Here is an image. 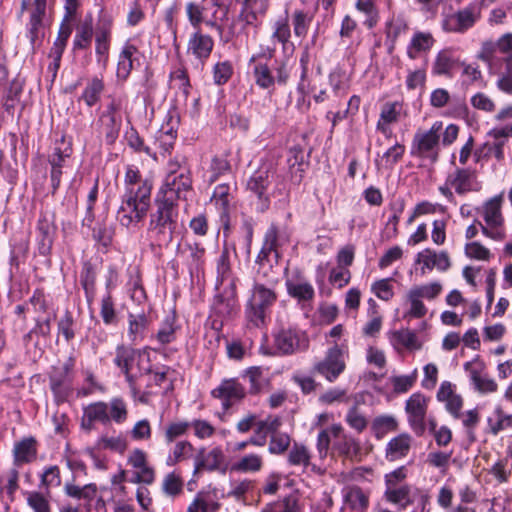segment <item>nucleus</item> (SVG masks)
<instances>
[{
    "instance_id": "nucleus-27",
    "label": "nucleus",
    "mask_w": 512,
    "mask_h": 512,
    "mask_svg": "<svg viewBox=\"0 0 512 512\" xmlns=\"http://www.w3.org/2000/svg\"><path fill=\"white\" fill-rule=\"evenodd\" d=\"M217 291L212 306L213 311L221 317L231 316L237 307L236 288L221 287Z\"/></svg>"
},
{
    "instance_id": "nucleus-40",
    "label": "nucleus",
    "mask_w": 512,
    "mask_h": 512,
    "mask_svg": "<svg viewBox=\"0 0 512 512\" xmlns=\"http://www.w3.org/2000/svg\"><path fill=\"white\" fill-rule=\"evenodd\" d=\"M138 52V49L135 45L131 44V43H126L120 54H119V59H118V63H117V78L119 80H122V81H125L132 69H133V56Z\"/></svg>"
},
{
    "instance_id": "nucleus-59",
    "label": "nucleus",
    "mask_w": 512,
    "mask_h": 512,
    "mask_svg": "<svg viewBox=\"0 0 512 512\" xmlns=\"http://www.w3.org/2000/svg\"><path fill=\"white\" fill-rule=\"evenodd\" d=\"M65 493L75 499L91 500L95 497L97 488L95 484H87L82 487L67 483L65 485Z\"/></svg>"
},
{
    "instance_id": "nucleus-9",
    "label": "nucleus",
    "mask_w": 512,
    "mask_h": 512,
    "mask_svg": "<svg viewBox=\"0 0 512 512\" xmlns=\"http://www.w3.org/2000/svg\"><path fill=\"white\" fill-rule=\"evenodd\" d=\"M241 3V10L237 20L231 25L232 35H239L246 27L258 28L261 18L266 14L269 7V0H238Z\"/></svg>"
},
{
    "instance_id": "nucleus-32",
    "label": "nucleus",
    "mask_w": 512,
    "mask_h": 512,
    "mask_svg": "<svg viewBox=\"0 0 512 512\" xmlns=\"http://www.w3.org/2000/svg\"><path fill=\"white\" fill-rule=\"evenodd\" d=\"M403 304L406 307L403 314L404 319H421L425 317L428 312L423 299L412 287L405 294Z\"/></svg>"
},
{
    "instance_id": "nucleus-63",
    "label": "nucleus",
    "mask_w": 512,
    "mask_h": 512,
    "mask_svg": "<svg viewBox=\"0 0 512 512\" xmlns=\"http://www.w3.org/2000/svg\"><path fill=\"white\" fill-rule=\"evenodd\" d=\"M508 464V458H502L496 461L489 469V474L492 475L499 484L508 482L511 477V469H509Z\"/></svg>"
},
{
    "instance_id": "nucleus-16",
    "label": "nucleus",
    "mask_w": 512,
    "mask_h": 512,
    "mask_svg": "<svg viewBox=\"0 0 512 512\" xmlns=\"http://www.w3.org/2000/svg\"><path fill=\"white\" fill-rule=\"evenodd\" d=\"M427 402L428 399L419 392L413 393L406 401L405 411L408 415L409 424L418 435L423 434L426 428Z\"/></svg>"
},
{
    "instance_id": "nucleus-1",
    "label": "nucleus",
    "mask_w": 512,
    "mask_h": 512,
    "mask_svg": "<svg viewBox=\"0 0 512 512\" xmlns=\"http://www.w3.org/2000/svg\"><path fill=\"white\" fill-rule=\"evenodd\" d=\"M125 191L117 212L119 223L129 228L141 222L150 207L152 184L138 170L128 167L124 179Z\"/></svg>"
},
{
    "instance_id": "nucleus-57",
    "label": "nucleus",
    "mask_w": 512,
    "mask_h": 512,
    "mask_svg": "<svg viewBox=\"0 0 512 512\" xmlns=\"http://www.w3.org/2000/svg\"><path fill=\"white\" fill-rule=\"evenodd\" d=\"M455 59L449 50L440 51L433 64V73L436 75H447L453 69Z\"/></svg>"
},
{
    "instance_id": "nucleus-52",
    "label": "nucleus",
    "mask_w": 512,
    "mask_h": 512,
    "mask_svg": "<svg viewBox=\"0 0 512 512\" xmlns=\"http://www.w3.org/2000/svg\"><path fill=\"white\" fill-rule=\"evenodd\" d=\"M96 446L100 450H110L123 454L128 448L127 440L121 436H102L97 440Z\"/></svg>"
},
{
    "instance_id": "nucleus-62",
    "label": "nucleus",
    "mask_w": 512,
    "mask_h": 512,
    "mask_svg": "<svg viewBox=\"0 0 512 512\" xmlns=\"http://www.w3.org/2000/svg\"><path fill=\"white\" fill-rule=\"evenodd\" d=\"M27 505L34 512H51V506L48 498L38 491L26 493Z\"/></svg>"
},
{
    "instance_id": "nucleus-18",
    "label": "nucleus",
    "mask_w": 512,
    "mask_h": 512,
    "mask_svg": "<svg viewBox=\"0 0 512 512\" xmlns=\"http://www.w3.org/2000/svg\"><path fill=\"white\" fill-rule=\"evenodd\" d=\"M447 183L453 187L458 195L478 192L482 188L476 171L469 168H457L447 176Z\"/></svg>"
},
{
    "instance_id": "nucleus-23",
    "label": "nucleus",
    "mask_w": 512,
    "mask_h": 512,
    "mask_svg": "<svg viewBox=\"0 0 512 512\" xmlns=\"http://www.w3.org/2000/svg\"><path fill=\"white\" fill-rule=\"evenodd\" d=\"M403 111V104L398 101L386 102L382 108L377 121L376 128L385 137H391L392 129L391 124L397 123L400 120Z\"/></svg>"
},
{
    "instance_id": "nucleus-46",
    "label": "nucleus",
    "mask_w": 512,
    "mask_h": 512,
    "mask_svg": "<svg viewBox=\"0 0 512 512\" xmlns=\"http://www.w3.org/2000/svg\"><path fill=\"white\" fill-rule=\"evenodd\" d=\"M342 432L343 427L341 424H333L332 426L319 432L317 437V450L321 458L327 456L331 439L339 438Z\"/></svg>"
},
{
    "instance_id": "nucleus-29",
    "label": "nucleus",
    "mask_w": 512,
    "mask_h": 512,
    "mask_svg": "<svg viewBox=\"0 0 512 512\" xmlns=\"http://www.w3.org/2000/svg\"><path fill=\"white\" fill-rule=\"evenodd\" d=\"M214 46V41L211 36L203 34L200 29L196 30L193 34H191L188 45L187 52L194 55L199 60H206Z\"/></svg>"
},
{
    "instance_id": "nucleus-13",
    "label": "nucleus",
    "mask_w": 512,
    "mask_h": 512,
    "mask_svg": "<svg viewBox=\"0 0 512 512\" xmlns=\"http://www.w3.org/2000/svg\"><path fill=\"white\" fill-rule=\"evenodd\" d=\"M274 345L283 355H290L308 347V339L304 332L296 327H280L274 334Z\"/></svg>"
},
{
    "instance_id": "nucleus-44",
    "label": "nucleus",
    "mask_w": 512,
    "mask_h": 512,
    "mask_svg": "<svg viewBox=\"0 0 512 512\" xmlns=\"http://www.w3.org/2000/svg\"><path fill=\"white\" fill-rule=\"evenodd\" d=\"M411 438L402 434L389 441L386 448V458L394 461L405 457L410 450Z\"/></svg>"
},
{
    "instance_id": "nucleus-24",
    "label": "nucleus",
    "mask_w": 512,
    "mask_h": 512,
    "mask_svg": "<svg viewBox=\"0 0 512 512\" xmlns=\"http://www.w3.org/2000/svg\"><path fill=\"white\" fill-rule=\"evenodd\" d=\"M288 240V234L284 230H280L274 225L270 226L265 234L264 243L260 250L261 258L273 254L274 262L277 263L280 257L279 249L285 245Z\"/></svg>"
},
{
    "instance_id": "nucleus-45",
    "label": "nucleus",
    "mask_w": 512,
    "mask_h": 512,
    "mask_svg": "<svg viewBox=\"0 0 512 512\" xmlns=\"http://www.w3.org/2000/svg\"><path fill=\"white\" fill-rule=\"evenodd\" d=\"M194 451V446L188 440L177 441L171 448L167 458V466H175L178 463L187 460L191 457Z\"/></svg>"
},
{
    "instance_id": "nucleus-28",
    "label": "nucleus",
    "mask_w": 512,
    "mask_h": 512,
    "mask_svg": "<svg viewBox=\"0 0 512 512\" xmlns=\"http://www.w3.org/2000/svg\"><path fill=\"white\" fill-rule=\"evenodd\" d=\"M512 429V414L505 412L501 405H496L492 414L487 417L485 432L494 437L501 432Z\"/></svg>"
},
{
    "instance_id": "nucleus-15",
    "label": "nucleus",
    "mask_w": 512,
    "mask_h": 512,
    "mask_svg": "<svg viewBox=\"0 0 512 512\" xmlns=\"http://www.w3.org/2000/svg\"><path fill=\"white\" fill-rule=\"evenodd\" d=\"M346 364L343 353L338 346L330 348L324 359L318 361L313 371L323 376L327 381L334 382L345 370Z\"/></svg>"
},
{
    "instance_id": "nucleus-38",
    "label": "nucleus",
    "mask_w": 512,
    "mask_h": 512,
    "mask_svg": "<svg viewBox=\"0 0 512 512\" xmlns=\"http://www.w3.org/2000/svg\"><path fill=\"white\" fill-rule=\"evenodd\" d=\"M434 38L429 32H415L407 47V55L410 59H416L421 53L429 51L434 45Z\"/></svg>"
},
{
    "instance_id": "nucleus-21",
    "label": "nucleus",
    "mask_w": 512,
    "mask_h": 512,
    "mask_svg": "<svg viewBox=\"0 0 512 512\" xmlns=\"http://www.w3.org/2000/svg\"><path fill=\"white\" fill-rule=\"evenodd\" d=\"M205 248L198 242L185 241L177 246V257L187 266L190 273L204 263Z\"/></svg>"
},
{
    "instance_id": "nucleus-11",
    "label": "nucleus",
    "mask_w": 512,
    "mask_h": 512,
    "mask_svg": "<svg viewBox=\"0 0 512 512\" xmlns=\"http://www.w3.org/2000/svg\"><path fill=\"white\" fill-rule=\"evenodd\" d=\"M192 190V178L190 171H182L177 175H166L157 198L176 203L178 199H186L187 194Z\"/></svg>"
},
{
    "instance_id": "nucleus-30",
    "label": "nucleus",
    "mask_w": 512,
    "mask_h": 512,
    "mask_svg": "<svg viewBox=\"0 0 512 512\" xmlns=\"http://www.w3.org/2000/svg\"><path fill=\"white\" fill-rule=\"evenodd\" d=\"M256 263L258 265L254 283H262L265 286H276L279 283V273L273 267L271 255L261 258L259 252Z\"/></svg>"
},
{
    "instance_id": "nucleus-4",
    "label": "nucleus",
    "mask_w": 512,
    "mask_h": 512,
    "mask_svg": "<svg viewBox=\"0 0 512 512\" xmlns=\"http://www.w3.org/2000/svg\"><path fill=\"white\" fill-rule=\"evenodd\" d=\"M275 287L254 283L245 310L248 322L254 327H260L265 323L269 309L277 300Z\"/></svg>"
},
{
    "instance_id": "nucleus-35",
    "label": "nucleus",
    "mask_w": 512,
    "mask_h": 512,
    "mask_svg": "<svg viewBox=\"0 0 512 512\" xmlns=\"http://www.w3.org/2000/svg\"><path fill=\"white\" fill-rule=\"evenodd\" d=\"M300 62L303 67V71L301 74L300 82L298 83V86H297V91L300 94V97L297 100V107L302 111H307L310 107V101H309V99H307V96L310 93L315 92V90L317 88L316 87V79H314L312 81L313 83H311L306 78L307 55L302 56L300 59Z\"/></svg>"
},
{
    "instance_id": "nucleus-51",
    "label": "nucleus",
    "mask_w": 512,
    "mask_h": 512,
    "mask_svg": "<svg viewBox=\"0 0 512 512\" xmlns=\"http://www.w3.org/2000/svg\"><path fill=\"white\" fill-rule=\"evenodd\" d=\"M253 78L257 86L262 89H270L275 83L272 71L265 63H255L253 67Z\"/></svg>"
},
{
    "instance_id": "nucleus-6",
    "label": "nucleus",
    "mask_w": 512,
    "mask_h": 512,
    "mask_svg": "<svg viewBox=\"0 0 512 512\" xmlns=\"http://www.w3.org/2000/svg\"><path fill=\"white\" fill-rule=\"evenodd\" d=\"M274 171L272 166L263 163L260 167L249 177L246 189L256 198V208L260 212H264L269 208L270 195L268 189L273 181Z\"/></svg>"
},
{
    "instance_id": "nucleus-19",
    "label": "nucleus",
    "mask_w": 512,
    "mask_h": 512,
    "mask_svg": "<svg viewBox=\"0 0 512 512\" xmlns=\"http://www.w3.org/2000/svg\"><path fill=\"white\" fill-rule=\"evenodd\" d=\"M420 495L428 494L410 485L385 488L384 491L385 500L401 509H405L414 503L417 505Z\"/></svg>"
},
{
    "instance_id": "nucleus-41",
    "label": "nucleus",
    "mask_w": 512,
    "mask_h": 512,
    "mask_svg": "<svg viewBox=\"0 0 512 512\" xmlns=\"http://www.w3.org/2000/svg\"><path fill=\"white\" fill-rule=\"evenodd\" d=\"M14 465L21 466L26 463H30L36 458L37 450L35 441L30 439H24L15 444L14 450Z\"/></svg>"
},
{
    "instance_id": "nucleus-25",
    "label": "nucleus",
    "mask_w": 512,
    "mask_h": 512,
    "mask_svg": "<svg viewBox=\"0 0 512 512\" xmlns=\"http://www.w3.org/2000/svg\"><path fill=\"white\" fill-rule=\"evenodd\" d=\"M288 294L297 299L298 302L306 303L313 300L315 291L312 284L300 273L286 280Z\"/></svg>"
},
{
    "instance_id": "nucleus-48",
    "label": "nucleus",
    "mask_w": 512,
    "mask_h": 512,
    "mask_svg": "<svg viewBox=\"0 0 512 512\" xmlns=\"http://www.w3.org/2000/svg\"><path fill=\"white\" fill-rule=\"evenodd\" d=\"M104 87V82L101 78L93 77L87 82L80 100H83L88 107L94 106L99 102Z\"/></svg>"
},
{
    "instance_id": "nucleus-2",
    "label": "nucleus",
    "mask_w": 512,
    "mask_h": 512,
    "mask_svg": "<svg viewBox=\"0 0 512 512\" xmlns=\"http://www.w3.org/2000/svg\"><path fill=\"white\" fill-rule=\"evenodd\" d=\"M155 206L150 214L148 234L158 246H167L178 225L177 204L156 198Z\"/></svg>"
},
{
    "instance_id": "nucleus-50",
    "label": "nucleus",
    "mask_w": 512,
    "mask_h": 512,
    "mask_svg": "<svg viewBox=\"0 0 512 512\" xmlns=\"http://www.w3.org/2000/svg\"><path fill=\"white\" fill-rule=\"evenodd\" d=\"M281 425L282 421L277 416H268L263 420L258 419L257 428H255V435L260 441H264L265 443L267 435L278 433Z\"/></svg>"
},
{
    "instance_id": "nucleus-26",
    "label": "nucleus",
    "mask_w": 512,
    "mask_h": 512,
    "mask_svg": "<svg viewBox=\"0 0 512 512\" xmlns=\"http://www.w3.org/2000/svg\"><path fill=\"white\" fill-rule=\"evenodd\" d=\"M264 467V456L261 453H246L231 463L230 471L239 474H256Z\"/></svg>"
},
{
    "instance_id": "nucleus-61",
    "label": "nucleus",
    "mask_w": 512,
    "mask_h": 512,
    "mask_svg": "<svg viewBox=\"0 0 512 512\" xmlns=\"http://www.w3.org/2000/svg\"><path fill=\"white\" fill-rule=\"evenodd\" d=\"M417 380V370H414L409 375H400L390 377V382L393 387V391L397 394L408 392L415 384Z\"/></svg>"
},
{
    "instance_id": "nucleus-60",
    "label": "nucleus",
    "mask_w": 512,
    "mask_h": 512,
    "mask_svg": "<svg viewBox=\"0 0 512 512\" xmlns=\"http://www.w3.org/2000/svg\"><path fill=\"white\" fill-rule=\"evenodd\" d=\"M101 121L106 142L113 144L120 132L122 124L121 117H101Z\"/></svg>"
},
{
    "instance_id": "nucleus-55",
    "label": "nucleus",
    "mask_w": 512,
    "mask_h": 512,
    "mask_svg": "<svg viewBox=\"0 0 512 512\" xmlns=\"http://www.w3.org/2000/svg\"><path fill=\"white\" fill-rule=\"evenodd\" d=\"M190 428V422L178 420L169 422L164 428V441L166 444H172L177 438L187 434Z\"/></svg>"
},
{
    "instance_id": "nucleus-39",
    "label": "nucleus",
    "mask_w": 512,
    "mask_h": 512,
    "mask_svg": "<svg viewBox=\"0 0 512 512\" xmlns=\"http://www.w3.org/2000/svg\"><path fill=\"white\" fill-rule=\"evenodd\" d=\"M93 38V20L91 16H87L76 26V32L73 39V50L87 49Z\"/></svg>"
},
{
    "instance_id": "nucleus-8",
    "label": "nucleus",
    "mask_w": 512,
    "mask_h": 512,
    "mask_svg": "<svg viewBox=\"0 0 512 512\" xmlns=\"http://www.w3.org/2000/svg\"><path fill=\"white\" fill-rule=\"evenodd\" d=\"M442 130L443 123L435 121L429 130L417 131L412 141V154L435 162L438 158Z\"/></svg>"
},
{
    "instance_id": "nucleus-7",
    "label": "nucleus",
    "mask_w": 512,
    "mask_h": 512,
    "mask_svg": "<svg viewBox=\"0 0 512 512\" xmlns=\"http://www.w3.org/2000/svg\"><path fill=\"white\" fill-rule=\"evenodd\" d=\"M145 355L140 350L120 345L116 348L114 363L121 369L129 386L134 389L136 378L147 371L143 366Z\"/></svg>"
},
{
    "instance_id": "nucleus-53",
    "label": "nucleus",
    "mask_w": 512,
    "mask_h": 512,
    "mask_svg": "<svg viewBox=\"0 0 512 512\" xmlns=\"http://www.w3.org/2000/svg\"><path fill=\"white\" fill-rule=\"evenodd\" d=\"M371 429L377 438H382L397 429V420L391 415H380L374 418Z\"/></svg>"
},
{
    "instance_id": "nucleus-5",
    "label": "nucleus",
    "mask_w": 512,
    "mask_h": 512,
    "mask_svg": "<svg viewBox=\"0 0 512 512\" xmlns=\"http://www.w3.org/2000/svg\"><path fill=\"white\" fill-rule=\"evenodd\" d=\"M503 195H496L483 204L482 216L485 224L477 222L482 233L492 240L501 241L506 238L504 218L501 212Z\"/></svg>"
},
{
    "instance_id": "nucleus-37",
    "label": "nucleus",
    "mask_w": 512,
    "mask_h": 512,
    "mask_svg": "<svg viewBox=\"0 0 512 512\" xmlns=\"http://www.w3.org/2000/svg\"><path fill=\"white\" fill-rule=\"evenodd\" d=\"M217 280H216V290H220L221 287L224 288H236L234 278L231 272V266L229 262V254L225 249L222 251L221 255L217 260Z\"/></svg>"
},
{
    "instance_id": "nucleus-31",
    "label": "nucleus",
    "mask_w": 512,
    "mask_h": 512,
    "mask_svg": "<svg viewBox=\"0 0 512 512\" xmlns=\"http://www.w3.org/2000/svg\"><path fill=\"white\" fill-rule=\"evenodd\" d=\"M418 263L423 264L422 272L424 269L432 270L437 268L440 271H446L450 267V259L447 252L436 253L431 249H425L417 254Z\"/></svg>"
},
{
    "instance_id": "nucleus-17",
    "label": "nucleus",
    "mask_w": 512,
    "mask_h": 512,
    "mask_svg": "<svg viewBox=\"0 0 512 512\" xmlns=\"http://www.w3.org/2000/svg\"><path fill=\"white\" fill-rule=\"evenodd\" d=\"M246 395L244 386L236 379H224L211 391V396L219 399L224 410H228L234 403L241 401Z\"/></svg>"
},
{
    "instance_id": "nucleus-10",
    "label": "nucleus",
    "mask_w": 512,
    "mask_h": 512,
    "mask_svg": "<svg viewBox=\"0 0 512 512\" xmlns=\"http://www.w3.org/2000/svg\"><path fill=\"white\" fill-rule=\"evenodd\" d=\"M482 6L480 3H470L456 13L446 15L442 28L446 32L463 34L481 19Z\"/></svg>"
},
{
    "instance_id": "nucleus-47",
    "label": "nucleus",
    "mask_w": 512,
    "mask_h": 512,
    "mask_svg": "<svg viewBox=\"0 0 512 512\" xmlns=\"http://www.w3.org/2000/svg\"><path fill=\"white\" fill-rule=\"evenodd\" d=\"M333 448L341 455L347 458H354L360 452L359 442L351 435L345 434L344 431L333 444Z\"/></svg>"
},
{
    "instance_id": "nucleus-58",
    "label": "nucleus",
    "mask_w": 512,
    "mask_h": 512,
    "mask_svg": "<svg viewBox=\"0 0 512 512\" xmlns=\"http://www.w3.org/2000/svg\"><path fill=\"white\" fill-rule=\"evenodd\" d=\"M310 460L311 454L308 448L302 444L295 443L289 451L288 462L290 465L307 467Z\"/></svg>"
},
{
    "instance_id": "nucleus-34",
    "label": "nucleus",
    "mask_w": 512,
    "mask_h": 512,
    "mask_svg": "<svg viewBox=\"0 0 512 512\" xmlns=\"http://www.w3.org/2000/svg\"><path fill=\"white\" fill-rule=\"evenodd\" d=\"M344 502L352 512H365L369 505V495L358 486H349L344 490Z\"/></svg>"
},
{
    "instance_id": "nucleus-54",
    "label": "nucleus",
    "mask_w": 512,
    "mask_h": 512,
    "mask_svg": "<svg viewBox=\"0 0 512 512\" xmlns=\"http://www.w3.org/2000/svg\"><path fill=\"white\" fill-rule=\"evenodd\" d=\"M291 36L290 25L288 22V18L280 17L277 19L272 25V35L271 40L273 43L277 42L285 46Z\"/></svg>"
},
{
    "instance_id": "nucleus-49",
    "label": "nucleus",
    "mask_w": 512,
    "mask_h": 512,
    "mask_svg": "<svg viewBox=\"0 0 512 512\" xmlns=\"http://www.w3.org/2000/svg\"><path fill=\"white\" fill-rule=\"evenodd\" d=\"M313 15L307 11L296 9L292 14V25L294 35L298 38H304L312 22Z\"/></svg>"
},
{
    "instance_id": "nucleus-20",
    "label": "nucleus",
    "mask_w": 512,
    "mask_h": 512,
    "mask_svg": "<svg viewBox=\"0 0 512 512\" xmlns=\"http://www.w3.org/2000/svg\"><path fill=\"white\" fill-rule=\"evenodd\" d=\"M127 462L136 469L132 483L151 484L155 479V472L147 463V454L142 449L136 448L132 450L128 456Z\"/></svg>"
},
{
    "instance_id": "nucleus-22",
    "label": "nucleus",
    "mask_w": 512,
    "mask_h": 512,
    "mask_svg": "<svg viewBox=\"0 0 512 512\" xmlns=\"http://www.w3.org/2000/svg\"><path fill=\"white\" fill-rule=\"evenodd\" d=\"M224 459L225 455L221 447H213L207 453L204 448H201L194 459L193 474L196 475L203 470L216 471L223 464Z\"/></svg>"
},
{
    "instance_id": "nucleus-36",
    "label": "nucleus",
    "mask_w": 512,
    "mask_h": 512,
    "mask_svg": "<svg viewBox=\"0 0 512 512\" xmlns=\"http://www.w3.org/2000/svg\"><path fill=\"white\" fill-rule=\"evenodd\" d=\"M37 231L39 233V252L41 255H48L53 244L55 226L47 216H42L38 220Z\"/></svg>"
},
{
    "instance_id": "nucleus-56",
    "label": "nucleus",
    "mask_w": 512,
    "mask_h": 512,
    "mask_svg": "<svg viewBox=\"0 0 512 512\" xmlns=\"http://www.w3.org/2000/svg\"><path fill=\"white\" fill-rule=\"evenodd\" d=\"M393 283V278H383L376 280L371 285V292L380 300L390 301L395 294Z\"/></svg>"
},
{
    "instance_id": "nucleus-14",
    "label": "nucleus",
    "mask_w": 512,
    "mask_h": 512,
    "mask_svg": "<svg viewBox=\"0 0 512 512\" xmlns=\"http://www.w3.org/2000/svg\"><path fill=\"white\" fill-rule=\"evenodd\" d=\"M47 0H34L31 4L27 0L21 2V13L25 10L29 12V22L27 24L28 37L32 45L42 36L44 18L46 16Z\"/></svg>"
},
{
    "instance_id": "nucleus-33",
    "label": "nucleus",
    "mask_w": 512,
    "mask_h": 512,
    "mask_svg": "<svg viewBox=\"0 0 512 512\" xmlns=\"http://www.w3.org/2000/svg\"><path fill=\"white\" fill-rule=\"evenodd\" d=\"M75 14L76 13H68V10H65V15L61 21L57 37L51 48L56 59H58L59 55H63L66 48L68 39L73 31V18Z\"/></svg>"
},
{
    "instance_id": "nucleus-43",
    "label": "nucleus",
    "mask_w": 512,
    "mask_h": 512,
    "mask_svg": "<svg viewBox=\"0 0 512 512\" xmlns=\"http://www.w3.org/2000/svg\"><path fill=\"white\" fill-rule=\"evenodd\" d=\"M148 327V319L144 314L128 315V339L137 344L142 341Z\"/></svg>"
},
{
    "instance_id": "nucleus-42",
    "label": "nucleus",
    "mask_w": 512,
    "mask_h": 512,
    "mask_svg": "<svg viewBox=\"0 0 512 512\" xmlns=\"http://www.w3.org/2000/svg\"><path fill=\"white\" fill-rule=\"evenodd\" d=\"M230 187L227 184H220L215 187L211 201L214 202L220 212V219L224 225L228 224L229 220V199Z\"/></svg>"
},
{
    "instance_id": "nucleus-12",
    "label": "nucleus",
    "mask_w": 512,
    "mask_h": 512,
    "mask_svg": "<svg viewBox=\"0 0 512 512\" xmlns=\"http://www.w3.org/2000/svg\"><path fill=\"white\" fill-rule=\"evenodd\" d=\"M463 367L477 393L488 395L498 391V383L487 373L485 363L478 356L464 363Z\"/></svg>"
},
{
    "instance_id": "nucleus-3",
    "label": "nucleus",
    "mask_w": 512,
    "mask_h": 512,
    "mask_svg": "<svg viewBox=\"0 0 512 512\" xmlns=\"http://www.w3.org/2000/svg\"><path fill=\"white\" fill-rule=\"evenodd\" d=\"M128 419L127 403L121 397H113L109 402L97 401L83 410L82 428L91 430L95 422L108 424L111 421L122 424Z\"/></svg>"
},
{
    "instance_id": "nucleus-64",
    "label": "nucleus",
    "mask_w": 512,
    "mask_h": 512,
    "mask_svg": "<svg viewBox=\"0 0 512 512\" xmlns=\"http://www.w3.org/2000/svg\"><path fill=\"white\" fill-rule=\"evenodd\" d=\"M219 509V503L209 501L203 494L195 496L187 508V512H216Z\"/></svg>"
}]
</instances>
